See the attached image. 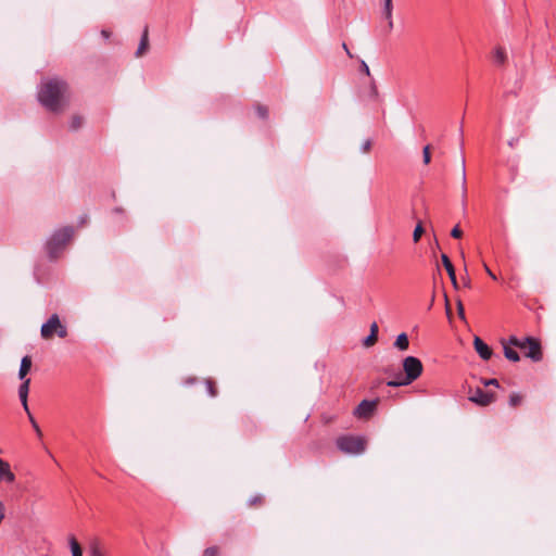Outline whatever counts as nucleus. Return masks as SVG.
Here are the masks:
<instances>
[{
    "label": "nucleus",
    "mask_w": 556,
    "mask_h": 556,
    "mask_svg": "<svg viewBox=\"0 0 556 556\" xmlns=\"http://www.w3.org/2000/svg\"><path fill=\"white\" fill-rule=\"evenodd\" d=\"M37 97L47 110L60 112L67 103V85L59 78L43 79L39 85Z\"/></svg>",
    "instance_id": "1"
},
{
    "label": "nucleus",
    "mask_w": 556,
    "mask_h": 556,
    "mask_svg": "<svg viewBox=\"0 0 556 556\" xmlns=\"http://www.w3.org/2000/svg\"><path fill=\"white\" fill-rule=\"evenodd\" d=\"M403 370L405 378L388 381L389 387L407 386L415 381L422 372V364L419 358L415 356H407L403 361Z\"/></svg>",
    "instance_id": "2"
},
{
    "label": "nucleus",
    "mask_w": 556,
    "mask_h": 556,
    "mask_svg": "<svg viewBox=\"0 0 556 556\" xmlns=\"http://www.w3.org/2000/svg\"><path fill=\"white\" fill-rule=\"evenodd\" d=\"M73 235L74 228L70 226L56 230L47 242V250L50 257H56L66 243L72 239Z\"/></svg>",
    "instance_id": "3"
},
{
    "label": "nucleus",
    "mask_w": 556,
    "mask_h": 556,
    "mask_svg": "<svg viewBox=\"0 0 556 556\" xmlns=\"http://www.w3.org/2000/svg\"><path fill=\"white\" fill-rule=\"evenodd\" d=\"M508 344L518 348L527 357L534 362H538L542 358L540 344L535 339L531 337L519 339L513 336L509 338Z\"/></svg>",
    "instance_id": "4"
},
{
    "label": "nucleus",
    "mask_w": 556,
    "mask_h": 556,
    "mask_svg": "<svg viewBox=\"0 0 556 556\" xmlns=\"http://www.w3.org/2000/svg\"><path fill=\"white\" fill-rule=\"evenodd\" d=\"M338 448L346 454H362L366 448V440L362 437L343 435L337 439Z\"/></svg>",
    "instance_id": "5"
},
{
    "label": "nucleus",
    "mask_w": 556,
    "mask_h": 556,
    "mask_svg": "<svg viewBox=\"0 0 556 556\" xmlns=\"http://www.w3.org/2000/svg\"><path fill=\"white\" fill-rule=\"evenodd\" d=\"M56 333L60 338L67 336V329L62 325L56 314L51 315L47 323L42 324L40 333L43 339H50L53 333Z\"/></svg>",
    "instance_id": "6"
},
{
    "label": "nucleus",
    "mask_w": 556,
    "mask_h": 556,
    "mask_svg": "<svg viewBox=\"0 0 556 556\" xmlns=\"http://www.w3.org/2000/svg\"><path fill=\"white\" fill-rule=\"evenodd\" d=\"M377 405L376 401H362L354 410V415L358 418H368L375 410Z\"/></svg>",
    "instance_id": "7"
},
{
    "label": "nucleus",
    "mask_w": 556,
    "mask_h": 556,
    "mask_svg": "<svg viewBox=\"0 0 556 556\" xmlns=\"http://www.w3.org/2000/svg\"><path fill=\"white\" fill-rule=\"evenodd\" d=\"M392 12H393V2H382L379 9V13L381 18L386 20V33H390L393 29L392 22Z\"/></svg>",
    "instance_id": "8"
},
{
    "label": "nucleus",
    "mask_w": 556,
    "mask_h": 556,
    "mask_svg": "<svg viewBox=\"0 0 556 556\" xmlns=\"http://www.w3.org/2000/svg\"><path fill=\"white\" fill-rule=\"evenodd\" d=\"M469 400L480 406H486L493 402L494 396L493 394L484 392L482 389H476L469 396Z\"/></svg>",
    "instance_id": "9"
},
{
    "label": "nucleus",
    "mask_w": 556,
    "mask_h": 556,
    "mask_svg": "<svg viewBox=\"0 0 556 556\" xmlns=\"http://www.w3.org/2000/svg\"><path fill=\"white\" fill-rule=\"evenodd\" d=\"M473 346H475L476 352L479 354V356L482 359L488 361V359L491 358L492 350L479 337H475V339H473Z\"/></svg>",
    "instance_id": "10"
},
{
    "label": "nucleus",
    "mask_w": 556,
    "mask_h": 556,
    "mask_svg": "<svg viewBox=\"0 0 556 556\" xmlns=\"http://www.w3.org/2000/svg\"><path fill=\"white\" fill-rule=\"evenodd\" d=\"M22 381L23 382L18 388V396H20L21 403H22L25 412H28L27 399H28L30 379H24Z\"/></svg>",
    "instance_id": "11"
},
{
    "label": "nucleus",
    "mask_w": 556,
    "mask_h": 556,
    "mask_svg": "<svg viewBox=\"0 0 556 556\" xmlns=\"http://www.w3.org/2000/svg\"><path fill=\"white\" fill-rule=\"evenodd\" d=\"M0 480L13 482L15 480L14 473L11 471L9 463L0 458Z\"/></svg>",
    "instance_id": "12"
},
{
    "label": "nucleus",
    "mask_w": 556,
    "mask_h": 556,
    "mask_svg": "<svg viewBox=\"0 0 556 556\" xmlns=\"http://www.w3.org/2000/svg\"><path fill=\"white\" fill-rule=\"evenodd\" d=\"M30 368H31V358H30V356L26 355L21 361L18 378L21 380L27 379L26 376H27L28 371L30 370Z\"/></svg>",
    "instance_id": "13"
},
{
    "label": "nucleus",
    "mask_w": 556,
    "mask_h": 556,
    "mask_svg": "<svg viewBox=\"0 0 556 556\" xmlns=\"http://www.w3.org/2000/svg\"><path fill=\"white\" fill-rule=\"evenodd\" d=\"M89 556H105L104 549L98 540L90 541L88 545Z\"/></svg>",
    "instance_id": "14"
},
{
    "label": "nucleus",
    "mask_w": 556,
    "mask_h": 556,
    "mask_svg": "<svg viewBox=\"0 0 556 556\" xmlns=\"http://www.w3.org/2000/svg\"><path fill=\"white\" fill-rule=\"evenodd\" d=\"M506 60H507V53H506L505 49L502 47L495 48L494 53H493L494 63L497 65H503V64H505Z\"/></svg>",
    "instance_id": "15"
},
{
    "label": "nucleus",
    "mask_w": 556,
    "mask_h": 556,
    "mask_svg": "<svg viewBox=\"0 0 556 556\" xmlns=\"http://www.w3.org/2000/svg\"><path fill=\"white\" fill-rule=\"evenodd\" d=\"M148 46H149L148 28H144L142 37H141V40H140V43H139V47H138V49L136 51V56L139 58L142 54H144L146 51L148 50Z\"/></svg>",
    "instance_id": "16"
},
{
    "label": "nucleus",
    "mask_w": 556,
    "mask_h": 556,
    "mask_svg": "<svg viewBox=\"0 0 556 556\" xmlns=\"http://www.w3.org/2000/svg\"><path fill=\"white\" fill-rule=\"evenodd\" d=\"M408 344H409V342H408L407 334H406V333H404V332H403V333H400V334L396 337L395 341H394V346H395L396 349H399L400 351H405V350H407V349H408Z\"/></svg>",
    "instance_id": "17"
},
{
    "label": "nucleus",
    "mask_w": 556,
    "mask_h": 556,
    "mask_svg": "<svg viewBox=\"0 0 556 556\" xmlns=\"http://www.w3.org/2000/svg\"><path fill=\"white\" fill-rule=\"evenodd\" d=\"M68 545L71 548L72 556H83V549L78 541L75 539V536L71 535L68 538Z\"/></svg>",
    "instance_id": "18"
},
{
    "label": "nucleus",
    "mask_w": 556,
    "mask_h": 556,
    "mask_svg": "<svg viewBox=\"0 0 556 556\" xmlns=\"http://www.w3.org/2000/svg\"><path fill=\"white\" fill-rule=\"evenodd\" d=\"M513 345L504 344V355L507 359L511 362H518L520 359L518 352L514 349Z\"/></svg>",
    "instance_id": "19"
},
{
    "label": "nucleus",
    "mask_w": 556,
    "mask_h": 556,
    "mask_svg": "<svg viewBox=\"0 0 556 556\" xmlns=\"http://www.w3.org/2000/svg\"><path fill=\"white\" fill-rule=\"evenodd\" d=\"M462 202L463 205L466 203V195H467V187H466V168H465V160H462Z\"/></svg>",
    "instance_id": "20"
},
{
    "label": "nucleus",
    "mask_w": 556,
    "mask_h": 556,
    "mask_svg": "<svg viewBox=\"0 0 556 556\" xmlns=\"http://www.w3.org/2000/svg\"><path fill=\"white\" fill-rule=\"evenodd\" d=\"M441 261H442L444 268L446 269V271L448 274V277L453 276L455 274V269H454V266H453L452 262L450 261L448 256L446 254H442Z\"/></svg>",
    "instance_id": "21"
},
{
    "label": "nucleus",
    "mask_w": 556,
    "mask_h": 556,
    "mask_svg": "<svg viewBox=\"0 0 556 556\" xmlns=\"http://www.w3.org/2000/svg\"><path fill=\"white\" fill-rule=\"evenodd\" d=\"M83 123H84L83 117L78 116V115H75L70 121V128L72 130H77V129H79L81 127Z\"/></svg>",
    "instance_id": "22"
},
{
    "label": "nucleus",
    "mask_w": 556,
    "mask_h": 556,
    "mask_svg": "<svg viewBox=\"0 0 556 556\" xmlns=\"http://www.w3.org/2000/svg\"><path fill=\"white\" fill-rule=\"evenodd\" d=\"M424 231H425V230H424V227H422V225H421V222H419V223L416 225V227H415V229H414V232H413V240H414V242H418V241L420 240V238H421V236H422Z\"/></svg>",
    "instance_id": "23"
},
{
    "label": "nucleus",
    "mask_w": 556,
    "mask_h": 556,
    "mask_svg": "<svg viewBox=\"0 0 556 556\" xmlns=\"http://www.w3.org/2000/svg\"><path fill=\"white\" fill-rule=\"evenodd\" d=\"M377 341V336H374V333H369L364 340L363 344L366 348L372 346Z\"/></svg>",
    "instance_id": "24"
},
{
    "label": "nucleus",
    "mask_w": 556,
    "mask_h": 556,
    "mask_svg": "<svg viewBox=\"0 0 556 556\" xmlns=\"http://www.w3.org/2000/svg\"><path fill=\"white\" fill-rule=\"evenodd\" d=\"M522 401V396L518 393H511L509 396V404L511 406H517Z\"/></svg>",
    "instance_id": "25"
},
{
    "label": "nucleus",
    "mask_w": 556,
    "mask_h": 556,
    "mask_svg": "<svg viewBox=\"0 0 556 556\" xmlns=\"http://www.w3.org/2000/svg\"><path fill=\"white\" fill-rule=\"evenodd\" d=\"M26 413H27V415H28L29 421H30V424H31V426H33L34 430L36 431L37 435H38V437H41V434H42V433H41V430H40V428H39L38 424L36 422L35 418L33 417V415L30 414V412H29V410H28V412H26Z\"/></svg>",
    "instance_id": "26"
},
{
    "label": "nucleus",
    "mask_w": 556,
    "mask_h": 556,
    "mask_svg": "<svg viewBox=\"0 0 556 556\" xmlns=\"http://www.w3.org/2000/svg\"><path fill=\"white\" fill-rule=\"evenodd\" d=\"M422 159H424V163L425 164H429L430 163V160H431V155H430V147L429 146H426L422 150Z\"/></svg>",
    "instance_id": "27"
},
{
    "label": "nucleus",
    "mask_w": 556,
    "mask_h": 556,
    "mask_svg": "<svg viewBox=\"0 0 556 556\" xmlns=\"http://www.w3.org/2000/svg\"><path fill=\"white\" fill-rule=\"evenodd\" d=\"M217 554H218V548L215 546H211L204 551L203 556H217Z\"/></svg>",
    "instance_id": "28"
},
{
    "label": "nucleus",
    "mask_w": 556,
    "mask_h": 556,
    "mask_svg": "<svg viewBox=\"0 0 556 556\" xmlns=\"http://www.w3.org/2000/svg\"><path fill=\"white\" fill-rule=\"evenodd\" d=\"M457 313L460 319L465 320V312L464 306L460 300H457Z\"/></svg>",
    "instance_id": "29"
},
{
    "label": "nucleus",
    "mask_w": 556,
    "mask_h": 556,
    "mask_svg": "<svg viewBox=\"0 0 556 556\" xmlns=\"http://www.w3.org/2000/svg\"><path fill=\"white\" fill-rule=\"evenodd\" d=\"M451 236L455 239H458L463 236V231L458 226H455L451 231Z\"/></svg>",
    "instance_id": "30"
},
{
    "label": "nucleus",
    "mask_w": 556,
    "mask_h": 556,
    "mask_svg": "<svg viewBox=\"0 0 556 556\" xmlns=\"http://www.w3.org/2000/svg\"><path fill=\"white\" fill-rule=\"evenodd\" d=\"M256 112H257V115H258L260 117H262V118L267 117L268 112H267V109H266V108H264V106H257V108H256Z\"/></svg>",
    "instance_id": "31"
},
{
    "label": "nucleus",
    "mask_w": 556,
    "mask_h": 556,
    "mask_svg": "<svg viewBox=\"0 0 556 556\" xmlns=\"http://www.w3.org/2000/svg\"><path fill=\"white\" fill-rule=\"evenodd\" d=\"M206 388H207V392L210 393L211 396H215L216 395V391L214 389V386H213L212 381H207L206 382Z\"/></svg>",
    "instance_id": "32"
},
{
    "label": "nucleus",
    "mask_w": 556,
    "mask_h": 556,
    "mask_svg": "<svg viewBox=\"0 0 556 556\" xmlns=\"http://www.w3.org/2000/svg\"><path fill=\"white\" fill-rule=\"evenodd\" d=\"M361 71H362L365 75L370 76L369 67H368V65L366 64V62H365V61H362V63H361Z\"/></svg>",
    "instance_id": "33"
},
{
    "label": "nucleus",
    "mask_w": 556,
    "mask_h": 556,
    "mask_svg": "<svg viewBox=\"0 0 556 556\" xmlns=\"http://www.w3.org/2000/svg\"><path fill=\"white\" fill-rule=\"evenodd\" d=\"M370 147H371V141L365 140L364 143L362 144L363 152H368L370 150Z\"/></svg>",
    "instance_id": "34"
},
{
    "label": "nucleus",
    "mask_w": 556,
    "mask_h": 556,
    "mask_svg": "<svg viewBox=\"0 0 556 556\" xmlns=\"http://www.w3.org/2000/svg\"><path fill=\"white\" fill-rule=\"evenodd\" d=\"M370 333H374V336L378 334V325L375 321L370 325Z\"/></svg>",
    "instance_id": "35"
},
{
    "label": "nucleus",
    "mask_w": 556,
    "mask_h": 556,
    "mask_svg": "<svg viewBox=\"0 0 556 556\" xmlns=\"http://www.w3.org/2000/svg\"><path fill=\"white\" fill-rule=\"evenodd\" d=\"M485 273L494 280H496V276L492 273V270L488 267L486 264L483 265Z\"/></svg>",
    "instance_id": "36"
},
{
    "label": "nucleus",
    "mask_w": 556,
    "mask_h": 556,
    "mask_svg": "<svg viewBox=\"0 0 556 556\" xmlns=\"http://www.w3.org/2000/svg\"><path fill=\"white\" fill-rule=\"evenodd\" d=\"M485 386H495L498 387V381L496 379H490L484 381Z\"/></svg>",
    "instance_id": "37"
},
{
    "label": "nucleus",
    "mask_w": 556,
    "mask_h": 556,
    "mask_svg": "<svg viewBox=\"0 0 556 556\" xmlns=\"http://www.w3.org/2000/svg\"><path fill=\"white\" fill-rule=\"evenodd\" d=\"M450 279H451V282H452L453 287L455 289H458V282H457V279H456V275L454 274L453 276H450Z\"/></svg>",
    "instance_id": "38"
},
{
    "label": "nucleus",
    "mask_w": 556,
    "mask_h": 556,
    "mask_svg": "<svg viewBox=\"0 0 556 556\" xmlns=\"http://www.w3.org/2000/svg\"><path fill=\"white\" fill-rule=\"evenodd\" d=\"M445 305H446V315L450 318L451 317V308L448 305L447 296L445 295Z\"/></svg>",
    "instance_id": "39"
},
{
    "label": "nucleus",
    "mask_w": 556,
    "mask_h": 556,
    "mask_svg": "<svg viewBox=\"0 0 556 556\" xmlns=\"http://www.w3.org/2000/svg\"><path fill=\"white\" fill-rule=\"evenodd\" d=\"M261 500H262L261 496H254V497L250 498L249 502H250L251 505H253V504H255L257 502H261Z\"/></svg>",
    "instance_id": "40"
},
{
    "label": "nucleus",
    "mask_w": 556,
    "mask_h": 556,
    "mask_svg": "<svg viewBox=\"0 0 556 556\" xmlns=\"http://www.w3.org/2000/svg\"><path fill=\"white\" fill-rule=\"evenodd\" d=\"M101 35H102L105 39H109V37H110V33H109L108 30H104V29L101 31Z\"/></svg>",
    "instance_id": "41"
},
{
    "label": "nucleus",
    "mask_w": 556,
    "mask_h": 556,
    "mask_svg": "<svg viewBox=\"0 0 556 556\" xmlns=\"http://www.w3.org/2000/svg\"><path fill=\"white\" fill-rule=\"evenodd\" d=\"M371 93L374 97L377 96V87L375 85L371 86Z\"/></svg>",
    "instance_id": "42"
},
{
    "label": "nucleus",
    "mask_w": 556,
    "mask_h": 556,
    "mask_svg": "<svg viewBox=\"0 0 556 556\" xmlns=\"http://www.w3.org/2000/svg\"><path fill=\"white\" fill-rule=\"evenodd\" d=\"M343 48H344V50L346 51L348 55H349V56H352V54L350 53V51H349V49H348V47H346V45H345V43H343Z\"/></svg>",
    "instance_id": "43"
},
{
    "label": "nucleus",
    "mask_w": 556,
    "mask_h": 556,
    "mask_svg": "<svg viewBox=\"0 0 556 556\" xmlns=\"http://www.w3.org/2000/svg\"><path fill=\"white\" fill-rule=\"evenodd\" d=\"M515 143H516V140H515V139H511V140H509V141H508V144H509L510 147H514V146H515Z\"/></svg>",
    "instance_id": "44"
},
{
    "label": "nucleus",
    "mask_w": 556,
    "mask_h": 556,
    "mask_svg": "<svg viewBox=\"0 0 556 556\" xmlns=\"http://www.w3.org/2000/svg\"><path fill=\"white\" fill-rule=\"evenodd\" d=\"M464 286H465V287H469V286H470V281H469L468 279H467V280H465Z\"/></svg>",
    "instance_id": "45"
}]
</instances>
